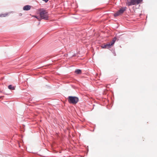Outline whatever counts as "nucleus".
<instances>
[{
	"instance_id": "7",
	"label": "nucleus",
	"mask_w": 157,
	"mask_h": 157,
	"mask_svg": "<svg viewBox=\"0 0 157 157\" xmlns=\"http://www.w3.org/2000/svg\"><path fill=\"white\" fill-rule=\"evenodd\" d=\"M8 88L10 90H13L15 89V87L14 86H12V85H10L8 86Z\"/></svg>"
},
{
	"instance_id": "3",
	"label": "nucleus",
	"mask_w": 157,
	"mask_h": 157,
	"mask_svg": "<svg viewBox=\"0 0 157 157\" xmlns=\"http://www.w3.org/2000/svg\"><path fill=\"white\" fill-rule=\"evenodd\" d=\"M142 2V0H131L130 2H128L127 4L128 6H131L135 4H138Z\"/></svg>"
},
{
	"instance_id": "4",
	"label": "nucleus",
	"mask_w": 157,
	"mask_h": 157,
	"mask_svg": "<svg viewBox=\"0 0 157 157\" xmlns=\"http://www.w3.org/2000/svg\"><path fill=\"white\" fill-rule=\"evenodd\" d=\"M126 7L122 8L116 13L114 14V16L117 17L121 15L126 10Z\"/></svg>"
},
{
	"instance_id": "11",
	"label": "nucleus",
	"mask_w": 157,
	"mask_h": 157,
	"mask_svg": "<svg viewBox=\"0 0 157 157\" xmlns=\"http://www.w3.org/2000/svg\"><path fill=\"white\" fill-rule=\"evenodd\" d=\"M39 21H40V20L42 19L40 17H38L36 16H34Z\"/></svg>"
},
{
	"instance_id": "2",
	"label": "nucleus",
	"mask_w": 157,
	"mask_h": 157,
	"mask_svg": "<svg viewBox=\"0 0 157 157\" xmlns=\"http://www.w3.org/2000/svg\"><path fill=\"white\" fill-rule=\"evenodd\" d=\"M69 102L73 104H76L79 101L78 98L75 96H69L67 98Z\"/></svg>"
},
{
	"instance_id": "8",
	"label": "nucleus",
	"mask_w": 157,
	"mask_h": 157,
	"mask_svg": "<svg viewBox=\"0 0 157 157\" xmlns=\"http://www.w3.org/2000/svg\"><path fill=\"white\" fill-rule=\"evenodd\" d=\"M75 72L77 74H80L81 73V71L80 70L77 69L75 70Z\"/></svg>"
},
{
	"instance_id": "9",
	"label": "nucleus",
	"mask_w": 157,
	"mask_h": 157,
	"mask_svg": "<svg viewBox=\"0 0 157 157\" xmlns=\"http://www.w3.org/2000/svg\"><path fill=\"white\" fill-rule=\"evenodd\" d=\"M7 15V13L0 14V17H5Z\"/></svg>"
},
{
	"instance_id": "12",
	"label": "nucleus",
	"mask_w": 157,
	"mask_h": 157,
	"mask_svg": "<svg viewBox=\"0 0 157 157\" xmlns=\"http://www.w3.org/2000/svg\"><path fill=\"white\" fill-rule=\"evenodd\" d=\"M108 85L106 86V87H107V86Z\"/></svg>"
},
{
	"instance_id": "1",
	"label": "nucleus",
	"mask_w": 157,
	"mask_h": 157,
	"mask_svg": "<svg viewBox=\"0 0 157 157\" xmlns=\"http://www.w3.org/2000/svg\"><path fill=\"white\" fill-rule=\"evenodd\" d=\"M40 15L41 18L45 20H47L48 17V14L47 11L41 9L40 10Z\"/></svg>"
},
{
	"instance_id": "6",
	"label": "nucleus",
	"mask_w": 157,
	"mask_h": 157,
	"mask_svg": "<svg viewBox=\"0 0 157 157\" xmlns=\"http://www.w3.org/2000/svg\"><path fill=\"white\" fill-rule=\"evenodd\" d=\"M31 9V6L29 5H26L23 7V9L24 10H28Z\"/></svg>"
},
{
	"instance_id": "10",
	"label": "nucleus",
	"mask_w": 157,
	"mask_h": 157,
	"mask_svg": "<svg viewBox=\"0 0 157 157\" xmlns=\"http://www.w3.org/2000/svg\"><path fill=\"white\" fill-rule=\"evenodd\" d=\"M101 47L102 48H106V44H103L101 46Z\"/></svg>"
},
{
	"instance_id": "5",
	"label": "nucleus",
	"mask_w": 157,
	"mask_h": 157,
	"mask_svg": "<svg viewBox=\"0 0 157 157\" xmlns=\"http://www.w3.org/2000/svg\"><path fill=\"white\" fill-rule=\"evenodd\" d=\"M115 40L113 39L112 41L110 42L109 43H108L106 44V48H110L114 44L115 42Z\"/></svg>"
}]
</instances>
